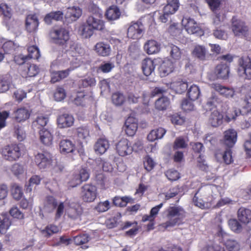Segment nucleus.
I'll list each match as a JSON object with an SVG mask.
<instances>
[{"label": "nucleus", "mask_w": 251, "mask_h": 251, "mask_svg": "<svg viewBox=\"0 0 251 251\" xmlns=\"http://www.w3.org/2000/svg\"><path fill=\"white\" fill-rule=\"evenodd\" d=\"M166 211L167 221L159 225L160 228L167 229L169 227H172L179 224L184 216L185 212L180 207H170L167 209Z\"/></svg>", "instance_id": "obj_1"}, {"label": "nucleus", "mask_w": 251, "mask_h": 251, "mask_svg": "<svg viewBox=\"0 0 251 251\" xmlns=\"http://www.w3.org/2000/svg\"><path fill=\"white\" fill-rule=\"evenodd\" d=\"M21 144H11L1 149V154L3 158L9 161H15L19 159L22 154Z\"/></svg>", "instance_id": "obj_2"}, {"label": "nucleus", "mask_w": 251, "mask_h": 251, "mask_svg": "<svg viewBox=\"0 0 251 251\" xmlns=\"http://www.w3.org/2000/svg\"><path fill=\"white\" fill-rule=\"evenodd\" d=\"M91 11L93 15L88 17L86 23L94 30H103L104 28V24L101 19L102 17L101 11L98 7L93 5L91 8Z\"/></svg>", "instance_id": "obj_3"}, {"label": "nucleus", "mask_w": 251, "mask_h": 251, "mask_svg": "<svg viewBox=\"0 0 251 251\" xmlns=\"http://www.w3.org/2000/svg\"><path fill=\"white\" fill-rule=\"evenodd\" d=\"M211 87L227 99L235 101H238L239 100L238 93L232 87H225L218 83L211 84Z\"/></svg>", "instance_id": "obj_4"}, {"label": "nucleus", "mask_w": 251, "mask_h": 251, "mask_svg": "<svg viewBox=\"0 0 251 251\" xmlns=\"http://www.w3.org/2000/svg\"><path fill=\"white\" fill-rule=\"evenodd\" d=\"M238 73L241 76H245L248 79H251V60L248 57L240 58L238 60Z\"/></svg>", "instance_id": "obj_5"}, {"label": "nucleus", "mask_w": 251, "mask_h": 251, "mask_svg": "<svg viewBox=\"0 0 251 251\" xmlns=\"http://www.w3.org/2000/svg\"><path fill=\"white\" fill-rule=\"evenodd\" d=\"M218 235L222 238V242L228 251H239L241 249L240 243L236 240L229 238L228 235L222 229L219 231Z\"/></svg>", "instance_id": "obj_6"}, {"label": "nucleus", "mask_w": 251, "mask_h": 251, "mask_svg": "<svg viewBox=\"0 0 251 251\" xmlns=\"http://www.w3.org/2000/svg\"><path fill=\"white\" fill-rule=\"evenodd\" d=\"M181 23L189 34H197L199 36L203 34L202 30L193 19L187 17L184 18L182 20Z\"/></svg>", "instance_id": "obj_7"}, {"label": "nucleus", "mask_w": 251, "mask_h": 251, "mask_svg": "<svg viewBox=\"0 0 251 251\" xmlns=\"http://www.w3.org/2000/svg\"><path fill=\"white\" fill-rule=\"evenodd\" d=\"M231 28L234 35L238 36H246L249 31V28L245 23L235 17L232 19Z\"/></svg>", "instance_id": "obj_8"}, {"label": "nucleus", "mask_w": 251, "mask_h": 251, "mask_svg": "<svg viewBox=\"0 0 251 251\" xmlns=\"http://www.w3.org/2000/svg\"><path fill=\"white\" fill-rule=\"evenodd\" d=\"M97 188L92 185L86 184L81 188V197L86 202L93 201L97 197Z\"/></svg>", "instance_id": "obj_9"}, {"label": "nucleus", "mask_w": 251, "mask_h": 251, "mask_svg": "<svg viewBox=\"0 0 251 251\" xmlns=\"http://www.w3.org/2000/svg\"><path fill=\"white\" fill-rule=\"evenodd\" d=\"M51 155L47 152L38 153L35 155V161L39 169L45 170L51 165Z\"/></svg>", "instance_id": "obj_10"}, {"label": "nucleus", "mask_w": 251, "mask_h": 251, "mask_svg": "<svg viewBox=\"0 0 251 251\" xmlns=\"http://www.w3.org/2000/svg\"><path fill=\"white\" fill-rule=\"evenodd\" d=\"M144 27L141 23H132L128 28L127 36L133 39H138L143 35Z\"/></svg>", "instance_id": "obj_11"}, {"label": "nucleus", "mask_w": 251, "mask_h": 251, "mask_svg": "<svg viewBox=\"0 0 251 251\" xmlns=\"http://www.w3.org/2000/svg\"><path fill=\"white\" fill-rule=\"evenodd\" d=\"M116 150L120 155L125 156L131 154L133 149L126 139H122L117 144Z\"/></svg>", "instance_id": "obj_12"}, {"label": "nucleus", "mask_w": 251, "mask_h": 251, "mask_svg": "<svg viewBox=\"0 0 251 251\" xmlns=\"http://www.w3.org/2000/svg\"><path fill=\"white\" fill-rule=\"evenodd\" d=\"M39 22L37 16L35 14H29L26 16L25 21V28L29 32H34L37 31Z\"/></svg>", "instance_id": "obj_13"}, {"label": "nucleus", "mask_w": 251, "mask_h": 251, "mask_svg": "<svg viewBox=\"0 0 251 251\" xmlns=\"http://www.w3.org/2000/svg\"><path fill=\"white\" fill-rule=\"evenodd\" d=\"M212 109L209 116L208 123L213 127H217L222 124L223 116L215 108Z\"/></svg>", "instance_id": "obj_14"}, {"label": "nucleus", "mask_w": 251, "mask_h": 251, "mask_svg": "<svg viewBox=\"0 0 251 251\" xmlns=\"http://www.w3.org/2000/svg\"><path fill=\"white\" fill-rule=\"evenodd\" d=\"M124 128L127 135H134L137 129L136 120L132 117H128L125 122Z\"/></svg>", "instance_id": "obj_15"}, {"label": "nucleus", "mask_w": 251, "mask_h": 251, "mask_svg": "<svg viewBox=\"0 0 251 251\" xmlns=\"http://www.w3.org/2000/svg\"><path fill=\"white\" fill-rule=\"evenodd\" d=\"M30 115L29 110L24 107L18 108L14 111L13 117L18 122H23L27 120Z\"/></svg>", "instance_id": "obj_16"}, {"label": "nucleus", "mask_w": 251, "mask_h": 251, "mask_svg": "<svg viewBox=\"0 0 251 251\" xmlns=\"http://www.w3.org/2000/svg\"><path fill=\"white\" fill-rule=\"evenodd\" d=\"M51 35L52 38L59 44H63L69 38L68 32L63 28L54 30Z\"/></svg>", "instance_id": "obj_17"}, {"label": "nucleus", "mask_w": 251, "mask_h": 251, "mask_svg": "<svg viewBox=\"0 0 251 251\" xmlns=\"http://www.w3.org/2000/svg\"><path fill=\"white\" fill-rule=\"evenodd\" d=\"M109 148V141L105 138H101L97 141L94 149L97 154H102L106 151Z\"/></svg>", "instance_id": "obj_18"}, {"label": "nucleus", "mask_w": 251, "mask_h": 251, "mask_svg": "<svg viewBox=\"0 0 251 251\" xmlns=\"http://www.w3.org/2000/svg\"><path fill=\"white\" fill-rule=\"evenodd\" d=\"M237 133L234 129H230L224 133V144L228 148L232 147L236 142Z\"/></svg>", "instance_id": "obj_19"}, {"label": "nucleus", "mask_w": 251, "mask_h": 251, "mask_svg": "<svg viewBox=\"0 0 251 251\" xmlns=\"http://www.w3.org/2000/svg\"><path fill=\"white\" fill-rule=\"evenodd\" d=\"M89 177V174L85 169H81L78 174L75 175L71 180V185L75 187L82 181H86Z\"/></svg>", "instance_id": "obj_20"}, {"label": "nucleus", "mask_w": 251, "mask_h": 251, "mask_svg": "<svg viewBox=\"0 0 251 251\" xmlns=\"http://www.w3.org/2000/svg\"><path fill=\"white\" fill-rule=\"evenodd\" d=\"M74 122L72 115L69 114H63L57 118V123L61 128H65L72 126Z\"/></svg>", "instance_id": "obj_21"}, {"label": "nucleus", "mask_w": 251, "mask_h": 251, "mask_svg": "<svg viewBox=\"0 0 251 251\" xmlns=\"http://www.w3.org/2000/svg\"><path fill=\"white\" fill-rule=\"evenodd\" d=\"M173 62L169 59L164 60L159 67V72L161 77H165L172 73L174 69Z\"/></svg>", "instance_id": "obj_22"}, {"label": "nucleus", "mask_w": 251, "mask_h": 251, "mask_svg": "<svg viewBox=\"0 0 251 251\" xmlns=\"http://www.w3.org/2000/svg\"><path fill=\"white\" fill-rule=\"evenodd\" d=\"M160 44L153 40L148 41L144 45V50L149 54L157 53L160 50Z\"/></svg>", "instance_id": "obj_23"}, {"label": "nucleus", "mask_w": 251, "mask_h": 251, "mask_svg": "<svg viewBox=\"0 0 251 251\" xmlns=\"http://www.w3.org/2000/svg\"><path fill=\"white\" fill-rule=\"evenodd\" d=\"M40 139L41 142L47 146L51 145L53 137L50 131L48 129L43 128L39 131Z\"/></svg>", "instance_id": "obj_24"}, {"label": "nucleus", "mask_w": 251, "mask_h": 251, "mask_svg": "<svg viewBox=\"0 0 251 251\" xmlns=\"http://www.w3.org/2000/svg\"><path fill=\"white\" fill-rule=\"evenodd\" d=\"M155 65L153 60L150 58H146L142 61V69L146 76L151 75L154 71Z\"/></svg>", "instance_id": "obj_25"}, {"label": "nucleus", "mask_w": 251, "mask_h": 251, "mask_svg": "<svg viewBox=\"0 0 251 251\" xmlns=\"http://www.w3.org/2000/svg\"><path fill=\"white\" fill-rule=\"evenodd\" d=\"M59 149L62 153L66 154L73 152L75 149V145L70 140L64 139L60 141Z\"/></svg>", "instance_id": "obj_26"}, {"label": "nucleus", "mask_w": 251, "mask_h": 251, "mask_svg": "<svg viewBox=\"0 0 251 251\" xmlns=\"http://www.w3.org/2000/svg\"><path fill=\"white\" fill-rule=\"evenodd\" d=\"M229 70L226 64H220L217 65L215 70V74L219 78L226 79L228 77Z\"/></svg>", "instance_id": "obj_27"}, {"label": "nucleus", "mask_w": 251, "mask_h": 251, "mask_svg": "<svg viewBox=\"0 0 251 251\" xmlns=\"http://www.w3.org/2000/svg\"><path fill=\"white\" fill-rule=\"evenodd\" d=\"M82 11L79 7L73 6L67 8L65 17L70 19L72 21H75L80 17Z\"/></svg>", "instance_id": "obj_28"}, {"label": "nucleus", "mask_w": 251, "mask_h": 251, "mask_svg": "<svg viewBox=\"0 0 251 251\" xmlns=\"http://www.w3.org/2000/svg\"><path fill=\"white\" fill-rule=\"evenodd\" d=\"M66 212L69 218L73 220L78 218L81 215L82 210L80 206L77 204L70 205L66 210Z\"/></svg>", "instance_id": "obj_29"}, {"label": "nucleus", "mask_w": 251, "mask_h": 251, "mask_svg": "<svg viewBox=\"0 0 251 251\" xmlns=\"http://www.w3.org/2000/svg\"><path fill=\"white\" fill-rule=\"evenodd\" d=\"M238 219L243 223H249L251 221V210L241 207L238 211Z\"/></svg>", "instance_id": "obj_30"}, {"label": "nucleus", "mask_w": 251, "mask_h": 251, "mask_svg": "<svg viewBox=\"0 0 251 251\" xmlns=\"http://www.w3.org/2000/svg\"><path fill=\"white\" fill-rule=\"evenodd\" d=\"M95 50L96 52L100 55L106 56L110 54L111 52V48L108 44L104 42L98 43L95 45Z\"/></svg>", "instance_id": "obj_31"}, {"label": "nucleus", "mask_w": 251, "mask_h": 251, "mask_svg": "<svg viewBox=\"0 0 251 251\" xmlns=\"http://www.w3.org/2000/svg\"><path fill=\"white\" fill-rule=\"evenodd\" d=\"M22 75L24 77H32L39 72V68L34 64H26L24 67Z\"/></svg>", "instance_id": "obj_32"}, {"label": "nucleus", "mask_w": 251, "mask_h": 251, "mask_svg": "<svg viewBox=\"0 0 251 251\" xmlns=\"http://www.w3.org/2000/svg\"><path fill=\"white\" fill-rule=\"evenodd\" d=\"M57 201L52 196L46 198L44 205V210L47 212H52L57 206Z\"/></svg>", "instance_id": "obj_33"}, {"label": "nucleus", "mask_w": 251, "mask_h": 251, "mask_svg": "<svg viewBox=\"0 0 251 251\" xmlns=\"http://www.w3.org/2000/svg\"><path fill=\"white\" fill-rule=\"evenodd\" d=\"M166 130L162 127L152 130L148 135V140L153 142L155 140L161 139L165 134Z\"/></svg>", "instance_id": "obj_34"}, {"label": "nucleus", "mask_w": 251, "mask_h": 251, "mask_svg": "<svg viewBox=\"0 0 251 251\" xmlns=\"http://www.w3.org/2000/svg\"><path fill=\"white\" fill-rule=\"evenodd\" d=\"M11 78L9 76H2L0 77V92L4 93L12 86Z\"/></svg>", "instance_id": "obj_35"}, {"label": "nucleus", "mask_w": 251, "mask_h": 251, "mask_svg": "<svg viewBox=\"0 0 251 251\" xmlns=\"http://www.w3.org/2000/svg\"><path fill=\"white\" fill-rule=\"evenodd\" d=\"M105 15L109 21L116 20L119 18L121 12L117 6L113 5L107 9Z\"/></svg>", "instance_id": "obj_36"}, {"label": "nucleus", "mask_w": 251, "mask_h": 251, "mask_svg": "<svg viewBox=\"0 0 251 251\" xmlns=\"http://www.w3.org/2000/svg\"><path fill=\"white\" fill-rule=\"evenodd\" d=\"M193 55L200 60H204L206 58L207 50L205 47L201 45L196 46L193 52Z\"/></svg>", "instance_id": "obj_37"}, {"label": "nucleus", "mask_w": 251, "mask_h": 251, "mask_svg": "<svg viewBox=\"0 0 251 251\" xmlns=\"http://www.w3.org/2000/svg\"><path fill=\"white\" fill-rule=\"evenodd\" d=\"M136 222L131 223L130 222H126L122 227L123 230L126 229L128 227H132V228L126 232V235L129 236H133L137 234L138 227Z\"/></svg>", "instance_id": "obj_38"}, {"label": "nucleus", "mask_w": 251, "mask_h": 251, "mask_svg": "<svg viewBox=\"0 0 251 251\" xmlns=\"http://www.w3.org/2000/svg\"><path fill=\"white\" fill-rule=\"evenodd\" d=\"M90 240V237L87 234H82L76 236L74 238V242L76 245H83L82 247L83 249H86L88 248V246L85 245Z\"/></svg>", "instance_id": "obj_39"}, {"label": "nucleus", "mask_w": 251, "mask_h": 251, "mask_svg": "<svg viewBox=\"0 0 251 251\" xmlns=\"http://www.w3.org/2000/svg\"><path fill=\"white\" fill-rule=\"evenodd\" d=\"M168 50L170 51L171 57L175 60H179L181 56L180 49L176 45L170 44L168 47Z\"/></svg>", "instance_id": "obj_40"}, {"label": "nucleus", "mask_w": 251, "mask_h": 251, "mask_svg": "<svg viewBox=\"0 0 251 251\" xmlns=\"http://www.w3.org/2000/svg\"><path fill=\"white\" fill-rule=\"evenodd\" d=\"M49 121L48 117L46 116L40 115L38 116L35 121L33 122V126L36 127L38 129L45 128Z\"/></svg>", "instance_id": "obj_41"}, {"label": "nucleus", "mask_w": 251, "mask_h": 251, "mask_svg": "<svg viewBox=\"0 0 251 251\" xmlns=\"http://www.w3.org/2000/svg\"><path fill=\"white\" fill-rule=\"evenodd\" d=\"M201 191L202 190H199L195 194L193 199V202L196 206H198L201 209H204L206 207V205H207V203L206 202L201 198H200V197L201 196Z\"/></svg>", "instance_id": "obj_42"}, {"label": "nucleus", "mask_w": 251, "mask_h": 251, "mask_svg": "<svg viewBox=\"0 0 251 251\" xmlns=\"http://www.w3.org/2000/svg\"><path fill=\"white\" fill-rule=\"evenodd\" d=\"M200 90L199 87L196 85H192L188 90V96L192 100H197L200 96Z\"/></svg>", "instance_id": "obj_43"}, {"label": "nucleus", "mask_w": 251, "mask_h": 251, "mask_svg": "<svg viewBox=\"0 0 251 251\" xmlns=\"http://www.w3.org/2000/svg\"><path fill=\"white\" fill-rule=\"evenodd\" d=\"M170 104V100L165 97L158 99L155 102L156 108L160 110H163L167 108Z\"/></svg>", "instance_id": "obj_44"}, {"label": "nucleus", "mask_w": 251, "mask_h": 251, "mask_svg": "<svg viewBox=\"0 0 251 251\" xmlns=\"http://www.w3.org/2000/svg\"><path fill=\"white\" fill-rule=\"evenodd\" d=\"M11 193L13 198L16 200H20L23 195L22 187L17 184L12 186Z\"/></svg>", "instance_id": "obj_45"}, {"label": "nucleus", "mask_w": 251, "mask_h": 251, "mask_svg": "<svg viewBox=\"0 0 251 251\" xmlns=\"http://www.w3.org/2000/svg\"><path fill=\"white\" fill-rule=\"evenodd\" d=\"M28 55H26L28 58L37 59L39 58L40 51L39 49L35 46H32L28 48Z\"/></svg>", "instance_id": "obj_46"}, {"label": "nucleus", "mask_w": 251, "mask_h": 251, "mask_svg": "<svg viewBox=\"0 0 251 251\" xmlns=\"http://www.w3.org/2000/svg\"><path fill=\"white\" fill-rule=\"evenodd\" d=\"M10 219L5 216L0 217V231L5 232L11 226Z\"/></svg>", "instance_id": "obj_47"}, {"label": "nucleus", "mask_w": 251, "mask_h": 251, "mask_svg": "<svg viewBox=\"0 0 251 251\" xmlns=\"http://www.w3.org/2000/svg\"><path fill=\"white\" fill-rule=\"evenodd\" d=\"M112 100L115 105H121L125 101V97L122 93H116L112 95Z\"/></svg>", "instance_id": "obj_48"}, {"label": "nucleus", "mask_w": 251, "mask_h": 251, "mask_svg": "<svg viewBox=\"0 0 251 251\" xmlns=\"http://www.w3.org/2000/svg\"><path fill=\"white\" fill-rule=\"evenodd\" d=\"M67 203L66 202H60L58 203L57 202V206L56 212L55 214V219L56 220H58L61 218L64 213L65 207L66 206Z\"/></svg>", "instance_id": "obj_49"}, {"label": "nucleus", "mask_w": 251, "mask_h": 251, "mask_svg": "<svg viewBox=\"0 0 251 251\" xmlns=\"http://www.w3.org/2000/svg\"><path fill=\"white\" fill-rule=\"evenodd\" d=\"M15 136L19 141H23L26 137V134L24 128L19 126H15Z\"/></svg>", "instance_id": "obj_50"}, {"label": "nucleus", "mask_w": 251, "mask_h": 251, "mask_svg": "<svg viewBox=\"0 0 251 251\" xmlns=\"http://www.w3.org/2000/svg\"><path fill=\"white\" fill-rule=\"evenodd\" d=\"M9 213L10 216L14 218L18 219H23L24 218V214L16 206H13L11 207L9 211Z\"/></svg>", "instance_id": "obj_51"}, {"label": "nucleus", "mask_w": 251, "mask_h": 251, "mask_svg": "<svg viewBox=\"0 0 251 251\" xmlns=\"http://www.w3.org/2000/svg\"><path fill=\"white\" fill-rule=\"evenodd\" d=\"M59 228L54 225H50L47 226L45 229L42 230V233L46 237H49L54 233L58 232Z\"/></svg>", "instance_id": "obj_52"}, {"label": "nucleus", "mask_w": 251, "mask_h": 251, "mask_svg": "<svg viewBox=\"0 0 251 251\" xmlns=\"http://www.w3.org/2000/svg\"><path fill=\"white\" fill-rule=\"evenodd\" d=\"M131 199L128 197H123L122 198L115 197L113 200V203L116 205L123 207L125 206L127 203L129 202Z\"/></svg>", "instance_id": "obj_53"}, {"label": "nucleus", "mask_w": 251, "mask_h": 251, "mask_svg": "<svg viewBox=\"0 0 251 251\" xmlns=\"http://www.w3.org/2000/svg\"><path fill=\"white\" fill-rule=\"evenodd\" d=\"M94 33V29L86 23L83 25L81 29V35L85 38H90Z\"/></svg>", "instance_id": "obj_54"}, {"label": "nucleus", "mask_w": 251, "mask_h": 251, "mask_svg": "<svg viewBox=\"0 0 251 251\" xmlns=\"http://www.w3.org/2000/svg\"><path fill=\"white\" fill-rule=\"evenodd\" d=\"M0 10L6 19H9L11 17V9L5 3H0Z\"/></svg>", "instance_id": "obj_55"}, {"label": "nucleus", "mask_w": 251, "mask_h": 251, "mask_svg": "<svg viewBox=\"0 0 251 251\" xmlns=\"http://www.w3.org/2000/svg\"><path fill=\"white\" fill-rule=\"evenodd\" d=\"M179 4L167 3L164 7V12L170 13L171 15L174 14L178 10Z\"/></svg>", "instance_id": "obj_56"}, {"label": "nucleus", "mask_w": 251, "mask_h": 251, "mask_svg": "<svg viewBox=\"0 0 251 251\" xmlns=\"http://www.w3.org/2000/svg\"><path fill=\"white\" fill-rule=\"evenodd\" d=\"M144 166L147 171H150L154 168L155 162L149 156H146L144 158Z\"/></svg>", "instance_id": "obj_57"}, {"label": "nucleus", "mask_w": 251, "mask_h": 251, "mask_svg": "<svg viewBox=\"0 0 251 251\" xmlns=\"http://www.w3.org/2000/svg\"><path fill=\"white\" fill-rule=\"evenodd\" d=\"M77 135L80 140H84L88 138L89 132L87 128L79 127L77 129Z\"/></svg>", "instance_id": "obj_58"}, {"label": "nucleus", "mask_w": 251, "mask_h": 251, "mask_svg": "<svg viewBox=\"0 0 251 251\" xmlns=\"http://www.w3.org/2000/svg\"><path fill=\"white\" fill-rule=\"evenodd\" d=\"M187 144L185 140L181 137L177 138L174 142L173 148L175 150L186 148Z\"/></svg>", "instance_id": "obj_59"}, {"label": "nucleus", "mask_w": 251, "mask_h": 251, "mask_svg": "<svg viewBox=\"0 0 251 251\" xmlns=\"http://www.w3.org/2000/svg\"><path fill=\"white\" fill-rule=\"evenodd\" d=\"M210 8L213 12L217 11L220 6L222 0H205Z\"/></svg>", "instance_id": "obj_60"}, {"label": "nucleus", "mask_w": 251, "mask_h": 251, "mask_svg": "<svg viewBox=\"0 0 251 251\" xmlns=\"http://www.w3.org/2000/svg\"><path fill=\"white\" fill-rule=\"evenodd\" d=\"M228 225L232 230L236 232H239L242 229L241 225L235 219H230L228 221Z\"/></svg>", "instance_id": "obj_61"}, {"label": "nucleus", "mask_w": 251, "mask_h": 251, "mask_svg": "<svg viewBox=\"0 0 251 251\" xmlns=\"http://www.w3.org/2000/svg\"><path fill=\"white\" fill-rule=\"evenodd\" d=\"M65 97L66 93L64 89L61 87L57 88L54 94V97L55 100L60 101L64 100Z\"/></svg>", "instance_id": "obj_62"}, {"label": "nucleus", "mask_w": 251, "mask_h": 251, "mask_svg": "<svg viewBox=\"0 0 251 251\" xmlns=\"http://www.w3.org/2000/svg\"><path fill=\"white\" fill-rule=\"evenodd\" d=\"M140 98L139 95L133 92H128L126 96L127 101L129 103H136L138 101Z\"/></svg>", "instance_id": "obj_63"}, {"label": "nucleus", "mask_w": 251, "mask_h": 251, "mask_svg": "<svg viewBox=\"0 0 251 251\" xmlns=\"http://www.w3.org/2000/svg\"><path fill=\"white\" fill-rule=\"evenodd\" d=\"M194 107L192 102L188 100H184L181 103L182 109L185 111L193 110Z\"/></svg>", "instance_id": "obj_64"}]
</instances>
